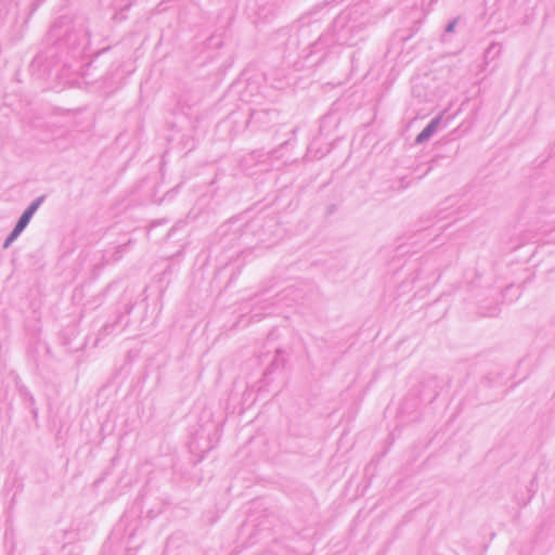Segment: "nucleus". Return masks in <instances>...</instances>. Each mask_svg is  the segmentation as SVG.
Segmentation results:
<instances>
[{
  "label": "nucleus",
  "instance_id": "obj_1",
  "mask_svg": "<svg viewBox=\"0 0 555 555\" xmlns=\"http://www.w3.org/2000/svg\"><path fill=\"white\" fill-rule=\"evenodd\" d=\"M39 204L38 203H34L31 204L25 211L24 214L22 215V217L20 218L17 224L15 225L13 232L11 233V235L8 237L7 242L4 243V247H9L10 244L21 234V232L27 227V224L29 223L33 215L35 214V211L37 210Z\"/></svg>",
  "mask_w": 555,
  "mask_h": 555
},
{
  "label": "nucleus",
  "instance_id": "obj_2",
  "mask_svg": "<svg viewBox=\"0 0 555 555\" xmlns=\"http://www.w3.org/2000/svg\"><path fill=\"white\" fill-rule=\"evenodd\" d=\"M437 126L436 121H433L429 126H427L418 135H417V142H422L426 139H428L431 133L435 131Z\"/></svg>",
  "mask_w": 555,
  "mask_h": 555
},
{
  "label": "nucleus",
  "instance_id": "obj_3",
  "mask_svg": "<svg viewBox=\"0 0 555 555\" xmlns=\"http://www.w3.org/2000/svg\"><path fill=\"white\" fill-rule=\"evenodd\" d=\"M437 126L436 121H433L429 126H427L418 135H417V142H422L426 139H428L431 133L435 131Z\"/></svg>",
  "mask_w": 555,
  "mask_h": 555
}]
</instances>
